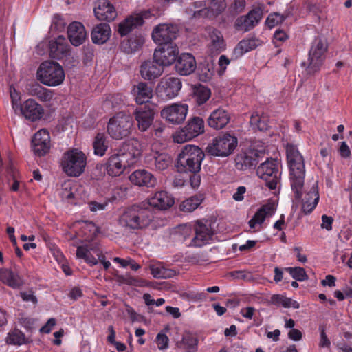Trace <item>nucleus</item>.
Returning <instances> with one entry per match:
<instances>
[{"label":"nucleus","mask_w":352,"mask_h":352,"mask_svg":"<svg viewBox=\"0 0 352 352\" xmlns=\"http://www.w3.org/2000/svg\"><path fill=\"white\" fill-rule=\"evenodd\" d=\"M177 25L162 23L156 25L152 32V38L159 45H173L172 41L177 36Z\"/></svg>","instance_id":"9d476101"},{"label":"nucleus","mask_w":352,"mask_h":352,"mask_svg":"<svg viewBox=\"0 0 352 352\" xmlns=\"http://www.w3.org/2000/svg\"><path fill=\"white\" fill-rule=\"evenodd\" d=\"M284 270L289 272L292 277L296 280L303 281L308 279V276L305 269L302 267H285Z\"/></svg>","instance_id":"3c124183"},{"label":"nucleus","mask_w":352,"mask_h":352,"mask_svg":"<svg viewBox=\"0 0 352 352\" xmlns=\"http://www.w3.org/2000/svg\"><path fill=\"white\" fill-rule=\"evenodd\" d=\"M133 126L132 117L123 112H119L109 119L107 133L112 139L122 140L131 135Z\"/></svg>","instance_id":"39448f33"},{"label":"nucleus","mask_w":352,"mask_h":352,"mask_svg":"<svg viewBox=\"0 0 352 352\" xmlns=\"http://www.w3.org/2000/svg\"><path fill=\"white\" fill-rule=\"evenodd\" d=\"M144 162L149 168L162 171L169 167L173 162V159L166 153L155 151L146 155Z\"/></svg>","instance_id":"a211bd4d"},{"label":"nucleus","mask_w":352,"mask_h":352,"mask_svg":"<svg viewBox=\"0 0 352 352\" xmlns=\"http://www.w3.org/2000/svg\"><path fill=\"white\" fill-rule=\"evenodd\" d=\"M246 191V188L245 186H239L236 189V192L234 193L232 197L235 201H242L244 198L243 195Z\"/></svg>","instance_id":"69168bd1"},{"label":"nucleus","mask_w":352,"mask_h":352,"mask_svg":"<svg viewBox=\"0 0 352 352\" xmlns=\"http://www.w3.org/2000/svg\"><path fill=\"white\" fill-rule=\"evenodd\" d=\"M68 38L74 46H79L85 41L87 34L84 25L77 21L72 22L67 28Z\"/></svg>","instance_id":"7c9ffc66"},{"label":"nucleus","mask_w":352,"mask_h":352,"mask_svg":"<svg viewBox=\"0 0 352 352\" xmlns=\"http://www.w3.org/2000/svg\"><path fill=\"white\" fill-rule=\"evenodd\" d=\"M192 175L190 177V183L193 188H197L201 183V176L199 172L191 173Z\"/></svg>","instance_id":"13d9d810"},{"label":"nucleus","mask_w":352,"mask_h":352,"mask_svg":"<svg viewBox=\"0 0 352 352\" xmlns=\"http://www.w3.org/2000/svg\"><path fill=\"white\" fill-rule=\"evenodd\" d=\"M143 23L144 20L141 16H131L118 25V32L122 36H126Z\"/></svg>","instance_id":"e433bc0d"},{"label":"nucleus","mask_w":352,"mask_h":352,"mask_svg":"<svg viewBox=\"0 0 352 352\" xmlns=\"http://www.w3.org/2000/svg\"><path fill=\"white\" fill-rule=\"evenodd\" d=\"M27 339L24 333L19 329H14L11 330L6 338V342L12 345H22L25 344Z\"/></svg>","instance_id":"c03bdc74"},{"label":"nucleus","mask_w":352,"mask_h":352,"mask_svg":"<svg viewBox=\"0 0 352 352\" xmlns=\"http://www.w3.org/2000/svg\"><path fill=\"white\" fill-rule=\"evenodd\" d=\"M319 200L317 184H314L302 200V210L305 214L311 213L316 208Z\"/></svg>","instance_id":"f704fd0d"},{"label":"nucleus","mask_w":352,"mask_h":352,"mask_svg":"<svg viewBox=\"0 0 352 352\" xmlns=\"http://www.w3.org/2000/svg\"><path fill=\"white\" fill-rule=\"evenodd\" d=\"M168 341L169 339L168 336L163 333H159L156 337V343L157 347L160 350H164L168 347Z\"/></svg>","instance_id":"5fc2aeb1"},{"label":"nucleus","mask_w":352,"mask_h":352,"mask_svg":"<svg viewBox=\"0 0 352 352\" xmlns=\"http://www.w3.org/2000/svg\"><path fill=\"white\" fill-rule=\"evenodd\" d=\"M229 113L223 108H218L214 110L208 118V124L214 129L224 128L230 122Z\"/></svg>","instance_id":"c85d7f7f"},{"label":"nucleus","mask_w":352,"mask_h":352,"mask_svg":"<svg viewBox=\"0 0 352 352\" xmlns=\"http://www.w3.org/2000/svg\"><path fill=\"white\" fill-rule=\"evenodd\" d=\"M132 94L136 102L142 104L148 102L152 98L153 89L146 82H141L133 86Z\"/></svg>","instance_id":"2f4dec72"},{"label":"nucleus","mask_w":352,"mask_h":352,"mask_svg":"<svg viewBox=\"0 0 352 352\" xmlns=\"http://www.w3.org/2000/svg\"><path fill=\"white\" fill-rule=\"evenodd\" d=\"M322 222L321 228L322 229H326L328 231L332 230V223L333 222V219L332 217L323 214L322 216Z\"/></svg>","instance_id":"4d7b16f0"},{"label":"nucleus","mask_w":352,"mask_h":352,"mask_svg":"<svg viewBox=\"0 0 352 352\" xmlns=\"http://www.w3.org/2000/svg\"><path fill=\"white\" fill-rule=\"evenodd\" d=\"M94 153L99 156H103L108 148L106 136L104 133H98L93 142Z\"/></svg>","instance_id":"49530a36"},{"label":"nucleus","mask_w":352,"mask_h":352,"mask_svg":"<svg viewBox=\"0 0 352 352\" xmlns=\"http://www.w3.org/2000/svg\"><path fill=\"white\" fill-rule=\"evenodd\" d=\"M141 144L136 139H130L122 144L118 153L122 156L126 157L127 162L133 164L136 159L141 155Z\"/></svg>","instance_id":"412c9836"},{"label":"nucleus","mask_w":352,"mask_h":352,"mask_svg":"<svg viewBox=\"0 0 352 352\" xmlns=\"http://www.w3.org/2000/svg\"><path fill=\"white\" fill-rule=\"evenodd\" d=\"M144 42V39L142 36H132L126 41V45H128L129 47L125 50L127 53L134 52L143 45Z\"/></svg>","instance_id":"603ef678"},{"label":"nucleus","mask_w":352,"mask_h":352,"mask_svg":"<svg viewBox=\"0 0 352 352\" xmlns=\"http://www.w3.org/2000/svg\"><path fill=\"white\" fill-rule=\"evenodd\" d=\"M198 75L199 80L204 82L210 80L213 76V67L211 64L207 61L201 63L198 67Z\"/></svg>","instance_id":"de8ad7c7"},{"label":"nucleus","mask_w":352,"mask_h":352,"mask_svg":"<svg viewBox=\"0 0 352 352\" xmlns=\"http://www.w3.org/2000/svg\"><path fill=\"white\" fill-rule=\"evenodd\" d=\"M188 113L187 104H173L165 107L161 111V116L173 124H181Z\"/></svg>","instance_id":"6ab92c4d"},{"label":"nucleus","mask_w":352,"mask_h":352,"mask_svg":"<svg viewBox=\"0 0 352 352\" xmlns=\"http://www.w3.org/2000/svg\"><path fill=\"white\" fill-rule=\"evenodd\" d=\"M149 269L151 274L155 278H170L176 274L174 270L166 268L162 263L150 265Z\"/></svg>","instance_id":"58836bf2"},{"label":"nucleus","mask_w":352,"mask_h":352,"mask_svg":"<svg viewBox=\"0 0 352 352\" xmlns=\"http://www.w3.org/2000/svg\"><path fill=\"white\" fill-rule=\"evenodd\" d=\"M155 110L150 105L137 107L133 112L138 128L141 131H146L151 127L155 117Z\"/></svg>","instance_id":"f3484780"},{"label":"nucleus","mask_w":352,"mask_h":352,"mask_svg":"<svg viewBox=\"0 0 352 352\" xmlns=\"http://www.w3.org/2000/svg\"><path fill=\"white\" fill-rule=\"evenodd\" d=\"M111 32V28L108 23H99L92 30L91 34L92 41L96 44H103L109 38Z\"/></svg>","instance_id":"72a5a7b5"},{"label":"nucleus","mask_w":352,"mask_h":352,"mask_svg":"<svg viewBox=\"0 0 352 352\" xmlns=\"http://www.w3.org/2000/svg\"><path fill=\"white\" fill-rule=\"evenodd\" d=\"M119 279L122 283L133 286H143L144 283L143 280L138 279L129 275L121 276Z\"/></svg>","instance_id":"864d4df0"},{"label":"nucleus","mask_w":352,"mask_h":352,"mask_svg":"<svg viewBox=\"0 0 352 352\" xmlns=\"http://www.w3.org/2000/svg\"><path fill=\"white\" fill-rule=\"evenodd\" d=\"M210 89L206 86L199 85L193 89V98L199 105L204 104L210 97Z\"/></svg>","instance_id":"a19ab883"},{"label":"nucleus","mask_w":352,"mask_h":352,"mask_svg":"<svg viewBox=\"0 0 352 352\" xmlns=\"http://www.w3.org/2000/svg\"><path fill=\"white\" fill-rule=\"evenodd\" d=\"M28 91L31 95L36 96L43 102L50 101L53 96L50 90L42 87L38 83H33L30 85Z\"/></svg>","instance_id":"ea45409f"},{"label":"nucleus","mask_w":352,"mask_h":352,"mask_svg":"<svg viewBox=\"0 0 352 352\" xmlns=\"http://www.w3.org/2000/svg\"><path fill=\"white\" fill-rule=\"evenodd\" d=\"M51 27L60 31L64 28L65 23L63 21L60 15L55 14L54 16Z\"/></svg>","instance_id":"6e6d98bb"},{"label":"nucleus","mask_w":352,"mask_h":352,"mask_svg":"<svg viewBox=\"0 0 352 352\" xmlns=\"http://www.w3.org/2000/svg\"><path fill=\"white\" fill-rule=\"evenodd\" d=\"M197 63L194 56L190 53H183L175 61V71L182 76H188L197 69Z\"/></svg>","instance_id":"4be33fe9"},{"label":"nucleus","mask_w":352,"mask_h":352,"mask_svg":"<svg viewBox=\"0 0 352 352\" xmlns=\"http://www.w3.org/2000/svg\"><path fill=\"white\" fill-rule=\"evenodd\" d=\"M287 160L289 169V181L296 200L302 198L305 177V160L296 146L288 145L286 148Z\"/></svg>","instance_id":"f257e3e1"},{"label":"nucleus","mask_w":352,"mask_h":352,"mask_svg":"<svg viewBox=\"0 0 352 352\" xmlns=\"http://www.w3.org/2000/svg\"><path fill=\"white\" fill-rule=\"evenodd\" d=\"M274 207L272 204H265L261 206L249 221L248 224L251 228H254L256 224L261 225L267 217L274 213Z\"/></svg>","instance_id":"c9c22d12"},{"label":"nucleus","mask_w":352,"mask_h":352,"mask_svg":"<svg viewBox=\"0 0 352 352\" xmlns=\"http://www.w3.org/2000/svg\"><path fill=\"white\" fill-rule=\"evenodd\" d=\"M179 55V48L176 45H160L153 54V58L163 67L175 63Z\"/></svg>","instance_id":"4468645a"},{"label":"nucleus","mask_w":352,"mask_h":352,"mask_svg":"<svg viewBox=\"0 0 352 352\" xmlns=\"http://www.w3.org/2000/svg\"><path fill=\"white\" fill-rule=\"evenodd\" d=\"M327 51V43L321 37L316 38L309 52L308 64L306 67L307 74H314L320 70L325 53Z\"/></svg>","instance_id":"1a4fd4ad"},{"label":"nucleus","mask_w":352,"mask_h":352,"mask_svg":"<svg viewBox=\"0 0 352 352\" xmlns=\"http://www.w3.org/2000/svg\"><path fill=\"white\" fill-rule=\"evenodd\" d=\"M238 145L237 138L230 133H224L216 137L206 148L207 152L213 156L228 157L231 155Z\"/></svg>","instance_id":"0eeeda50"},{"label":"nucleus","mask_w":352,"mask_h":352,"mask_svg":"<svg viewBox=\"0 0 352 352\" xmlns=\"http://www.w3.org/2000/svg\"><path fill=\"white\" fill-rule=\"evenodd\" d=\"M69 45L65 42V38L59 36L56 40L50 42L51 56L56 59H62L69 53Z\"/></svg>","instance_id":"473e14b6"},{"label":"nucleus","mask_w":352,"mask_h":352,"mask_svg":"<svg viewBox=\"0 0 352 352\" xmlns=\"http://www.w3.org/2000/svg\"><path fill=\"white\" fill-rule=\"evenodd\" d=\"M130 164L126 157H122L118 152L112 155L107 163V173L113 177L120 175Z\"/></svg>","instance_id":"5701e85b"},{"label":"nucleus","mask_w":352,"mask_h":352,"mask_svg":"<svg viewBox=\"0 0 352 352\" xmlns=\"http://www.w3.org/2000/svg\"><path fill=\"white\" fill-rule=\"evenodd\" d=\"M182 81L177 77H165L161 79L157 87V93L163 100L175 98L182 88Z\"/></svg>","instance_id":"f8f14e48"},{"label":"nucleus","mask_w":352,"mask_h":352,"mask_svg":"<svg viewBox=\"0 0 352 352\" xmlns=\"http://www.w3.org/2000/svg\"><path fill=\"white\" fill-rule=\"evenodd\" d=\"M263 14V10L261 8H255L250 10L246 15L238 17L235 21V28L238 30L248 32L260 22Z\"/></svg>","instance_id":"dca6fc26"},{"label":"nucleus","mask_w":352,"mask_h":352,"mask_svg":"<svg viewBox=\"0 0 352 352\" xmlns=\"http://www.w3.org/2000/svg\"><path fill=\"white\" fill-rule=\"evenodd\" d=\"M107 206V203L103 204L98 203L96 201H91L89 204V209L91 212H97L104 210Z\"/></svg>","instance_id":"052dcab7"},{"label":"nucleus","mask_w":352,"mask_h":352,"mask_svg":"<svg viewBox=\"0 0 352 352\" xmlns=\"http://www.w3.org/2000/svg\"><path fill=\"white\" fill-rule=\"evenodd\" d=\"M174 203V198L166 191L155 192L148 201V206L160 210H166L170 208Z\"/></svg>","instance_id":"393cba45"},{"label":"nucleus","mask_w":352,"mask_h":352,"mask_svg":"<svg viewBox=\"0 0 352 352\" xmlns=\"http://www.w3.org/2000/svg\"><path fill=\"white\" fill-rule=\"evenodd\" d=\"M255 47V42L254 40H242L234 50V54L236 58L241 56L244 53L253 50Z\"/></svg>","instance_id":"09e8293b"},{"label":"nucleus","mask_w":352,"mask_h":352,"mask_svg":"<svg viewBox=\"0 0 352 352\" xmlns=\"http://www.w3.org/2000/svg\"><path fill=\"white\" fill-rule=\"evenodd\" d=\"M203 198L201 195H195L186 199L179 206V208L183 212H191L198 208L201 204Z\"/></svg>","instance_id":"37998d69"},{"label":"nucleus","mask_w":352,"mask_h":352,"mask_svg":"<svg viewBox=\"0 0 352 352\" xmlns=\"http://www.w3.org/2000/svg\"><path fill=\"white\" fill-rule=\"evenodd\" d=\"M194 7L199 8L192 12V16L195 18L209 16L210 15L216 16L225 10L226 3L225 0H212L210 6L207 7L206 1H198L194 3Z\"/></svg>","instance_id":"ddd939ff"},{"label":"nucleus","mask_w":352,"mask_h":352,"mask_svg":"<svg viewBox=\"0 0 352 352\" xmlns=\"http://www.w3.org/2000/svg\"><path fill=\"white\" fill-rule=\"evenodd\" d=\"M38 79L41 83L50 87L58 86L65 80V72L62 66L54 61L43 62L37 70Z\"/></svg>","instance_id":"20e7f679"},{"label":"nucleus","mask_w":352,"mask_h":352,"mask_svg":"<svg viewBox=\"0 0 352 352\" xmlns=\"http://www.w3.org/2000/svg\"><path fill=\"white\" fill-rule=\"evenodd\" d=\"M339 152L342 157L347 158L351 155L349 147L345 142H342L339 148Z\"/></svg>","instance_id":"0e129e2a"},{"label":"nucleus","mask_w":352,"mask_h":352,"mask_svg":"<svg viewBox=\"0 0 352 352\" xmlns=\"http://www.w3.org/2000/svg\"><path fill=\"white\" fill-rule=\"evenodd\" d=\"M96 17L100 21H111L117 16L113 6L107 0H99L94 9Z\"/></svg>","instance_id":"b1692460"},{"label":"nucleus","mask_w":352,"mask_h":352,"mask_svg":"<svg viewBox=\"0 0 352 352\" xmlns=\"http://www.w3.org/2000/svg\"><path fill=\"white\" fill-rule=\"evenodd\" d=\"M0 280L14 289L19 288L23 283L18 274L8 269L0 270Z\"/></svg>","instance_id":"4c0bfd02"},{"label":"nucleus","mask_w":352,"mask_h":352,"mask_svg":"<svg viewBox=\"0 0 352 352\" xmlns=\"http://www.w3.org/2000/svg\"><path fill=\"white\" fill-rule=\"evenodd\" d=\"M292 15V12L289 10H286L283 14L278 12H274L269 14L265 23L270 28H272L276 25L281 23L284 20Z\"/></svg>","instance_id":"a18cd8bd"},{"label":"nucleus","mask_w":352,"mask_h":352,"mask_svg":"<svg viewBox=\"0 0 352 352\" xmlns=\"http://www.w3.org/2000/svg\"><path fill=\"white\" fill-rule=\"evenodd\" d=\"M130 181L139 186L154 187L156 179L150 172L144 169H138L129 176Z\"/></svg>","instance_id":"c756f323"},{"label":"nucleus","mask_w":352,"mask_h":352,"mask_svg":"<svg viewBox=\"0 0 352 352\" xmlns=\"http://www.w3.org/2000/svg\"><path fill=\"white\" fill-rule=\"evenodd\" d=\"M21 296L24 301L32 302L34 304L37 302L36 297L32 291L21 292Z\"/></svg>","instance_id":"bf43d9fd"},{"label":"nucleus","mask_w":352,"mask_h":352,"mask_svg":"<svg viewBox=\"0 0 352 352\" xmlns=\"http://www.w3.org/2000/svg\"><path fill=\"white\" fill-rule=\"evenodd\" d=\"M245 6V0H234L233 7L236 12H241Z\"/></svg>","instance_id":"774afa93"},{"label":"nucleus","mask_w":352,"mask_h":352,"mask_svg":"<svg viewBox=\"0 0 352 352\" xmlns=\"http://www.w3.org/2000/svg\"><path fill=\"white\" fill-rule=\"evenodd\" d=\"M55 324H56V320L53 318H50L47 320V323L41 328L40 331L41 333H49L51 331L52 328Z\"/></svg>","instance_id":"680f3d73"},{"label":"nucleus","mask_w":352,"mask_h":352,"mask_svg":"<svg viewBox=\"0 0 352 352\" xmlns=\"http://www.w3.org/2000/svg\"><path fill=\"white\" fill-rule=\"evenodd\" d=\"M20 111L25 119L31 121L39 119L43 113L42 107L33 99L25 101L20 106Z\"/></svg>","instance_id":"bb28decb"},{"label":"nucleus","mask_w":352,"mask_h":352,"mask_svg":"<svg viewBox=\"0 0 352 352\" xmlns=\"http://www.w3.org/2000/svg\"><path fill=\"white\" fill-rule=\"evenodd\" d=\"M259 155L260 153L258 151L238 154L235 157L236 168L239 170H245L256 166L259 162Z\"/></svg>","instance_id":"cd10ccee"},{"label":"nucleus","mask_w":352,"mask_h":352,"mask_svg":"<svg viewBox=\"0 0 352 352\" xmlns=\"http://www.w3.org/2000/svg\"><path fill=\"white\" fill-rule=\"evenodd\" d=\"M86 156L78 149H70L65 152L61 159V166L68 175L78 177L85 170Z\"/></svg>","instance_id":"423d86ee"},{"label":"nucleus","mask_w":352,"mask_h":352,"mask_svg":"<svg viewBox=\"0 0 352 352\" xmlns=\"http://www.w3.org/2000/svg\"><path fill=\"white\" fill-rule=\"evenodd\" d=\"M204 153L194 145H186L178 155L176 167L179 173H195L201 170Z\"/></svg>","instance_id":"f03ea898"},{"label":"nucleus","mask_w":352,"mask_h":352,"mask_svg":"<svg viewBox=\"0 0 352 352\" xmlns=\"http://www.w3.org/2000/svg\"><path fill=\"white\" fill-rule=\"evenodd\" d=\"M256 174L265 182L266 186L270 190L276 189L280 183L281 173L279 170V164L275 159L267 158L261 163L256 169Z\"/></svg>","instance_id":"6e6552de"},{"label":"nucleus","mask_w":352,"mask_h":352,"mask_svg":"<svg viewBox=\"0 0 352 352\" xmlns=\"http://www.w3.org/2000/svg\"><path fill=\"white\" fill-rule=\"evenodd\" d=\"M302 333L297 329H292L288 333V337L292 340L298 341L302 339Z\"/></svg>","instance_id":"e2e57ef3"},{"label":"nucleus","mask_w":352,"mask_h":352,"mask_svg":"<svg viewBox=\"0 0 352 352\" xmlns=\"http://www.w3.org/2000/svg\"><path fill=\"white\" fill-rule=\"evenodd\" d=\"M193 230L195 236L191 241V245L195 247H202L208 243L214 234L210 224L204 223L202 221H196Z\"/></svg>","instance_id":"2eb2a0df"},{"label":"nucleus","mask_w":352,"mask_h":352,"mask_svg":"<svg viewBox=\"0 0 352 352\" xmlns=\"http://www.w3.org/2000/svg\"><path fill=\"white\" fill-rule=\"evenodd\" d=\"M211 38V46L215 51H221L224 48V40L222 34L216 29H214L210 34Z\"/></svg>","instance_id":"8fccbe9b"},{"label":"nucleus","mask_w":352,"mask_h":352,"mask_svg":"<svg viewBox=\"0 0 352 352\" xmlns=\"http://www.w3.org/2000/svg\"><path fill=\"white\" fill-rule=\"evenodd\" d=\"M32 145L34 153L38 156H44L46 155L51 147L50 135L45 129L37 131L32 140Z\"/></svg>","instance_id":"aec40b11"},{"label":"nucleus","mask_w":352,"mask_h":352,"mask_svg":"<svg viewBox=\"0 0 352 352\" xmlns=\"http://www.w3.org/2000/svg\"><path fill=\"white\" fill-rule=\"evenodd\" d=\"M197 343L198 340L196 337L186 334L183 336L181 341L177 342V346L186 350L187 352H195L197 351Z\"/></svg>","instance_id":"79ce46f5"},{"label":"nucleus","mask_w":352,"mask_h":352,"mask_svg":"<svg viewBox=\"0 0 352 352\" xmlns=\"http://www.w3.org/2000/svg\"><path fill=\"white\" fill-rule=\"evenodd\" d=\"M163 72L164 67L154 59L144 61L140 66L141 76L147 80H153L159 78Z\"/></svg>","instance_id":"a878e982"},{"label":"nucleus","mask_w":352,"mask_h":352,"mask_svg":"<svg viewBox=\"0 0 352 352\" xmlns=\"http://www.w3.org/2000/svg\"><path fill=\"white\" fill-rule=\"evenodd\" d=\"M134 205L127 208L121 217V221L132 230L143 229L147 227L153 219V214L148 207Z\"/></svg>","instance_id":"7ed1b4c3"},{"label":"nucleus","mask_w":352,"mask_h":352,"mask_svg":"<svg viewBox=\"0 0 352 352\" xmlns=\"http://www.w3.org/2000/svg\"><path fill=\"white\" fill-rule=\"evenodd\" d=\"M204 122L202 118L194 117L188 124L174 135V141L182 143L192 140L204 132Z\"/></svg>","instance_id":"9b49d317"},{"label":"nucleus","mask_w":352,"mask_h":352,"mask_svg":"<svg viewBox=\"0 0 352 352\" xmlns=\"http://www.w3.org/2000/svg\"><path fill=\"white\" fill-rule=\"evenodd\" d=\"M331 344L330 340L328 339L324 329L320 332V346L322 347H329Z\"/></svg>","instance_id":"338daca9"}]
</instances>
